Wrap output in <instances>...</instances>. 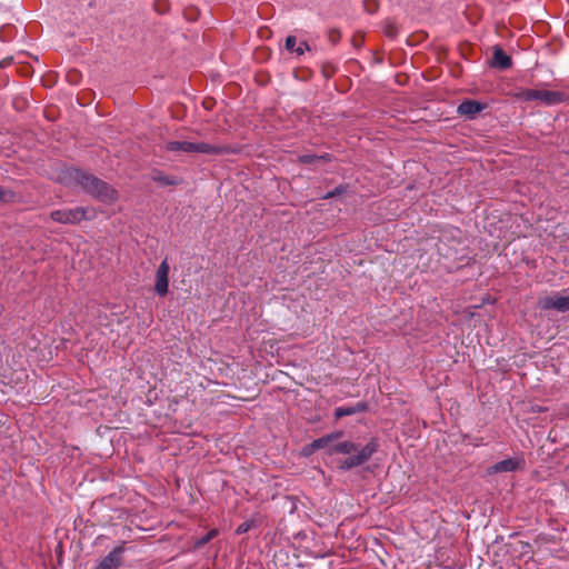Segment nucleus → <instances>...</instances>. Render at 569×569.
I'll use <instances>...</instances> for the list:
<instances>
[{
    "label": "nucleus",
    "mask_w": 569,
    "mask_h": 569,
    "mask_svg": "<svg viewBox=\"0 0 569 569\" xmlns=\"http://www.w3.org/2000/svg\"><path fill=\"white\" fill-rule=\"evenodd\" d=\"M338 438L339 433H331L319 439H316L308 448H306V451L307 453H310L315 450L326 449L327 452L329 453V448L333 445L336 440H338Z\"/></svg>",
    "instance_id": "obj_13"
},
{
    "label": "nucleus",
    "mask_w": 569,
    "mask_h": 569,
    "mask_svg": "<svg viewBox=\"0 0 569 569\" xmlns=\"http://www.w3.org/2000/svg\"><path fill=\"white\" fill-rule=\"evenodd\" d=\"M123 547H116L96 567V569H117L121 563Z\"/></svg>",
    "instance_id": "obj_9"
},
{
    "label": "nucleus",
    "mask_w": 569,
    "mask_h": 569,
    "mask_svg": "<svg viewBox=\"0 0 569 569\" xmlns=\"http://www.w3.org/2000/svg\"><path fill=\"white\" fill-rule=\"evenodd\" d=\"M168 151H182L187 153H213L219 149L204 142L169 141L166 144Z\"/></svg>",
    "instance_id": "obj_4"
},
{
    "label": "nucleus",
    "mask_w": 569,
    "mask_h": 569,
    "mask_svg": "<svg viewBox=\"0 0 569 569\" xmlns=\"http://www.w3.org/2000/svg\"><path fill=\"white\" fill-rule=\"evenodd\" d=\"M539 306L543 310L555 309L558 312H567L569 311V293L546 296L539 300Z\"/></svg>",
    "instance_id": "obj_6"
},
{
    "label": "nucleus",
    "mask_w": 569,
    "mask_h": 569,
    "mask_svg": "<svg viewBox=\"0 0 569 569\" xmlns=\"http://www.w3.org/2000/svg\"><path fill=\"white\" fill-rule=\"evenodd\" d=\"M219 533L218 529H212L210 530L204 537L200 538L199 540H197L194 542V548H201L202 546H204L207 542H209L211 539H213L214 537H217Z\"/></svg>",
    "instance_id": "obj_16"
},
{
    "label": "nucleus",
    "mask_w": 569,
    "mask_h": 569,
    "mask_svg": "<svg viewBox=\"0 0 569 569\" xmlns=\"http://www.w3.org/2000/svg\"><path fill=\"white\" fill-rule=\"evenodd\" d=\"M565 99V94L558 91L550 90H538L537 91V100L541 101L547 106H552L562 102Z\"/></svg>",
    "instance_id": "obj_14"
},
{
    "label": "nucleus",
    "mask_w": 569,
    "mask_h": 569,
    "mask_svg": "<svg viewBox=\"0 0 569 569\" xmlns=\"http://www.w3.org/2000/svg\"><path fill=\"white\" fill-rule=\"evenodd\" d=\"M485 109V106L475 100H466L458 106L457 112L460 116H465L472 119Z\"/></svg>",
    "instance_id": "obj_12"
},
{
    "label": "nucleus",
    "mask_w": 569,
    "mask_h": 569,
    "mask_svg": "<svg viewBox=\"0 0 569 569\" xmlns=\"http://www.w3.org/2000/svg\"><path fill=\"white\" fill-rule=\"evenodd\" d=\"M537 91L538 90H523L517 96L525 101L537 100Z\"/></svg>",
    "instance_id": "obj_17"
},
{
    "label": "nucleus",
    "mask_w": 569,
    "mask_h": 569,
    "mask_svg": "<svg viewBox=\"0 0 569 569\" xmlns=\"http://www.w3.org/2000/svg\"><path fill=\"white\" fill-rule=\"evenodd\" d=\"M153 179L159 181V182H161V183H164V184H173L174 183L173 180H171V179H169L167 177H162V176H156Z\"/></svg>",
    "instance_id": "obj_20"
},
{
    "label": "nucleus",
    "mask_w": 569,
    "mask_h": 569,
    "mask_svg": "<svg viewBox=\"0 0 569 569\" xmlns=\"http://www.w3.org/2000/svg\"><path fill=\"white\" fill-rule=\"evenodd\" d=\"M521 466V460L517 458H508L501 460L491 467L488 468L489 473H501V472H512L519 469Z\"/></svg>",
    "instance_id": "obj_10"
},
{
    "label": "nucleus",
    "mask_w": 569,
    "mask_h": 569,
    "mask_svg": "<svg viewBox=\"0 0 569 569\" xmlns=\"http://www.w3.org/2000/svg\"><path fill=\"white\" fill-rule=\"evenodd\" d=\"M251 525H252V523H251V522H249V521H246V522L240 523V525L237 527V529H236V533L241 535V533H244V532L249 531V530H250V528H251Z\"/></svg>",
    "instance_id": "obj_18"
},
{
    "label": "nucleus",
    "mask_w": 569,
    "mask_h": 569,
    "mask_svg": "<svg viewBox=\"0 0 569 569\" xmlns=\"http://www.w3.org/2000/svg\"><path fill=\"white\" fill-rule=\"evenodd\" d=\"M9 194V191H6L4 189L0 188V200H7V196Z\"/></svg>",
    "instance_id": "obj_22"
},
{
    "label": "nucleus",
    "mask_w": 569,
    "mask_h": 569,
    "mask_svg": "<svg viewBox=\"0 0 569 569\" xmlns=\"http://www.w3.org/2000/svg\"><path fill=\"white\" fill-rule=\"evenodd\" d=\"M97 214V210L92 207H76L52 211L51 219L59 223L76 224L83 220H92Z\"/></svg>",
    "instance_id": "obj_3"
},
{
    "label": "nucleus",
    "mask_w": 569,
    "mask_h": 569,
    "mask_svg": "<svg viewBox=\"0 0 569 569\" xmlns=\"http://www.w3.org/2000/svg\"><path fill=\"white\" fill-rule=\"evenodd\" d=\"M363 409V406H357V407H346V408H337L335 416L336 418H341L345 416H351L358 411H361Z\"/></svg>",
    "instance_id": "obj_15"
},
{
    "label": "nucleus",
    "mask_w": 569,
    "mask_h": 569,
    "mask_svg": "<svg viewBox=\"0 0 569 569\" xmlns=\"http://www.w3.org/2000/svg\"><path fill=\"white\" fill-rule=\"evenodd\" d=\"M286 50L295 54L296 57H301L306 51H309V46L303 40H298L295 36H288L284 42Z\"/></svg>",
    "instance_id": "obj_11"
},
{
    "label": "nucleus",
    "mask_w": 569,
    "mask_h": 569,
    "mask_svg": "<svg viewBox=\"0 0 569 569\" xmlns=\"http://www.w3.org/2000/svg\"><path fill=\"white\" fill-rule=\"evenodd\" d=\"M22 64H28L30 71H36V69L40 68L37 58L27 56L24 53L6 57L0 60V69L14 68L16 71H26L24 69L20 68Z\"/></svg>",
    "instance_id": "obj_5"
},
{
    "label": "nucleus",
    "mask_w": 569,
    "mask_h": 569,
    "mask_svg": "<svg viewBox=\"0 0 569 569\" xmlns=\"http://www.w3.org/2000/svg\"><path fill=\"white\" fill-rule=\"evenodd\" d=\"M57 180L66 187H80L106 203H113L118 199V193L113 188L80 169L63 168L58 172Z\"/></svg>",
    "instance_id": "obj_1"
},
{
    "label": "nucleus",
    "mask_w": 569,
    "mask_h": 569,
    "mask_svg": "<svg viewBox=\"0 0 569 569\" xmlns=\"http://www.w3.org/2000/svg\"><path fill=\"white\" fill-rule=\"evenodd\" d=\"M342 191H343V190H342V188L338 187V188H336L333 191H330V192H328L327 194H325V196H323V199L332 198V197H335V196H337V194H340Z\"/></svg>",
    "instance_id": "obj_21"
},
{
    "label": "nucleus",
    "mask_w": 569,
    "mask_h": 569,
    "mask_svg": "<svg viewBox=\"0 0 569 569\" xmlns=\"http://www.w3.org/2000/svg\"><path fill=\"white\" fill-rule=\"evenodd\" d=\"M488 63L495 69H508L511 68V57L507 54L500 47H493L491 58L488 59Z\"/></svg>",
    "instance_id": "obj_8"
},
{
    "label": "nucleus",
    "mask_w": 569,
    "mask_h": 569,
    "mask_svg": "<svg viewBox=\"0 0 569 569\" xmlns=\"http://www.w3.org/2000/svg\"><path fill=\"white\" fill-rule=\"evenodd\" d=\"M169 271L170 266L168 263V260L164 259L158 267L156 272V283H154V291L163 297L168 292L169 287Z\"/></svg>",
    "instance_id": "obj_7"
},
{
    "label": "nucleus",
    "mask_w": 569,
    "mask_h": 569,
    "mask_svg": "<svg viewBox=\"0 0 569 569\" xmlns=\"http://www.w3.org/2000/svg\"><path fill=\"white\" fill-rule=\"evenodd\" d=\"M322 159H325V157H315V156H303V157H301V161L302 162H308V163L313 162V161H320Z\"/></svg>",
    "instance_id": "obj_19"
},
{
    "label": "nucleus",
    "mask_w": 569,
    "mask_h": 569,
    "mask_svg": "<svg viewBox=\"0 0 569 569\" xmlns=\"http://www.w3.org/2000/svg\"><path fill=\"white\" fill-rule=\"evenodd\" d=\"M376 451L377 443L373 440L360 449L353 442L336 440L329 448V455L341 453L349 456L348 458L339 461L338 467L341 470H349L363 465Z\"/></svg>",
    "instance_id": "obj_2"
}]
</instances>
